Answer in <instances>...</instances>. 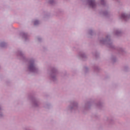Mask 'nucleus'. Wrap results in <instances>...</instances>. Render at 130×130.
Masks as SVG:
<instances>
[{
	"mask_svg": "<svg viewBox=\"0 0 130 130\" xmlns=\"http://www.w3.org/2000/svg\"><path fill=\"white\" fill-rule=\"evenodd\" d=\"M122 18H125V14H122Z\"/></svg>",
	"mask_w": 130,
	"mask_h": 130,
	"instance_id": "nucleus-3",
	"label": "nucleus"
},
{
	"mask_svg": "<svg viewBox=\"0 0 130 130\" xmlns=\"http://www.w3.org/2000/svg\"><path fill=\"white\" fill-rule=\"evenodd\" d=\"M89 5L92 7V8H94L95 6V1L94 0H91L89 1Z\"/></svg>",
	"mask_w": 130,
	"mask_h": 130,
	"instance_id": "nucleus-1",
	"label": "nucleus"
},
{
	"mask_svg": "<svg viewBox=\"0 0 130 130\" xmlns=\"http://www.w3.org/2000/svg\"><path fill=\"white\" fill-rule=\"evenodd\" d=\"M31 69H34V67H33V66H30V69L31 70Z\"/></svg>",
	"mask_w": 130,
	"mask_h": 130,
	"instance_id": "nucleus-4",
	"label": "nucleus"
},
{
	"mask_svg": "<svg viewBox=\"0 0 130 130\" xmlns=\"http://www.w3.org/2000/svg\"><path fill=\"white\" fill-rule=\"evenodd\" d=\"M37 24H38V21L36 20L35 21V25H37Z\"/></svg>",
	"mask_w": 130,
	"mask_h": 130,
	"instance_id": "nucleus-2",
	"label": "nucleus"
}]
</instances>
